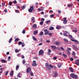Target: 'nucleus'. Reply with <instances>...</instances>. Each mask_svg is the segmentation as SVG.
<instances>
[{
    "label": "nucleus",
    "mask_w": 79,
    "mask_h": 79,
    "mask_svg": "<svg viewBox=\"0 0 79 79\" xmlns=\"http://www.w3.org/2000/svg\"><path fill=\"white\" fill-rule=\"evenodd\" d=\"M58 76V73H57V72H55L54 73V77H56Z\"/></svg>",
    "instance_id": "15"
},
{
    "label": "nucleus",
    "mask_w": 79,
    "mask_h": 79,
    "mask_svg": "<svg viewBox=\"0 0 79 79\" xmlns=\"http://www.w3.org/2000/svg\"><path fill=\"white\" fill-rule=\"evenodd\" d=\"M72 46L73 47V48H74V49H76L77 47H76V46H75L74 45H72Z\"/></svg>",
    "instance_id": "42"
},
{
    "label": "nucleus",
    "mask_w": 79,
    "mask_h": 79,
    "mask_svg": "<svg viewBox=\"0 0 79 79\" xmlns=\"http://www.w3.org/2000/svg\"><path fill=\"white\" fill-rule=\"evenodd\" d=\"M69 70H70V72L71 73H74V69L72 67H70L69 68Z\"/></svg>",
    "instance_id": "8"
},
{
    "label": "nucleus",
    "mask_w": 79,
    "mask_h": 79,
    "mask_svg": "<svg viewBox=\"0 0 79 79\" xmlns=\"http://www.w3.org/2000/svg\"><path fill=\"white\" fill-rule=\"evenodd\" d=\"M77 77H77V75H74V77H73V79H77Z\"/></svg>",
    "instance_id": "21"
},
{
    "label": "nucleus",
    "mask_w": 79,
    "mask_h": 79,
    "mask_svg": "<svg viewBox=\"0 0 79 79\" xmlns=\"http://www.w3.org/2000/svg\"><path fill=\"white\" fill-rule=\"evenodd\" d=\"M2 6H5V2H3L2 3Z\"/></svg>",
    "instance_id": "55"
},
{
    "label": "nucleus",
    "mask_w": 79,
    "mask_h": 79,
    "mask_svg": "<svg viewBox=\"0 0 79 79\" xmlns=\"http://www.w3.org/2000/svg\"><path fill=\"white\" fill-rule=\"evenodd\" d=\"M44 8H43L42 9V8H39L38 9V10L39 11H40L42 10V11H43L44 10Z\"/></svg>",
    "instance_id": "16"
},
{
    "label": "nucleus",
    "mask_w": 79,
    "mask_h": 79,
    "mask_svg": "<svg viewBox=\"0 0 79 79\" xmlns=\"http://www.w3.org/2000/svg\"><path fill=\"white\" fill-rule=\"evenodd\" d=\"M72 55L74 56V55H76V53H75V52H74V51H73L72 53Z\"/></svg>",
    "instance_id": "32"
},
{
    "label": "nucleus",
    "mask_w": 79,
    "mask_h": 79,
    "mask_svg": "<svg viewBox=\"0 0 79 79\" xmlns=\"http://www.w3.org/2000/svg\"><path fill=\"white\" fill-rule=\"evenodd\" d=\"M48 52H49L48 53V55H49V53H50L51 52V50L50 49H49L48 50Z\"/></svg>",
    "instance_id": "51"
},
{
    "label": "nucleus",
    "mask_w": 79,
    "mask_h": 79,
    "mask_svg": "<svg viewBox=\"0 0 79 79\" xmlns=\"http://www.w3.org/2000/svg\"><path fill=\"white\" fill-rule=\"evenodd\" d=\"M32 38L33 40H34V41L37 40V39H35V37H34V36H32Z\"/></svg>",
    "instance_id": "33"
},
{
    "label": "nucleus",
    "mask_w": 79,
    "mask_h": 79,
    "mask_svg": "<svg viewBox=\"0 0 79 79\" xmlns=\"http://www.w3.org/2000/svg\"><path fill=\"white\" fill-rule=\"evenodd\" d=\"M49 32V31H47L45 32V35H47V34H48Z\"/></svg>",
    "instance_id": "34"
},
{
    "label": "nucleus",
    "mask_w": 79,
    "mask_h": 79,
    "mask_svg": "<svg viewBox=\"0 0 79 79\" xmlns=\"http://www.w3.org/2000/svg\"><path fill=\"white\" fill-rule=\"evenodd\" d=\"M20 73H19L18 74V75L17 76V77H21V76H20Z\"/></svg>",
    "instance_id": "49"
},
{
    "label": "nucleus",
    "mask_w": 79,
    "mask_h": 79,
    "mask_svg": "<svg viewBox=\"0 0 79 79\" xmlns=\"http://www.w3.org/2000/svg\"><path fill=\"white\" fill-rule=\"evenodd\" d=\"M54 29V27H50L49 28V30L50 31H52Z\"/></svg>",
    "instance_id": "18"
},
{
    "label": "nucleus",
    "mask_w": 79,
    "mask_h": 79,
    "mask_svg": "<svg viewBox=\"0 0 79 79\" xmlns=\"http://www.w3.org/2000/svg\"><path fill=\"white\" fill-rule=\"evenodd\" d=\"M22 63L23 64H25V63H26V61H25L24 60H23Z\"/></svg>",
    "instance_id": "46"
},
{
    "label": "nucleus",
    "mask_w": 79,
    "mask_h": 79,
    "mask_svg": "<svg viewBox=\"0 0 79 79\" xmlns=\"http://www.w3.org/2000/svg\"><path fill=\"white\" fill-rule=\"evenodd\" d=\"M50 18H53V17L54 16V15L53 14H52L50 15Z\"/></svg>",
    "instance_id": "56"
},
{
    "label": "nucleus",
    "mask_w": 79,
    "mask_h": 79,
    "mask_svg": "<svg viewBox=\"0 0 79 79\" xmlns=\"http://www.w3.org/2000/svg\"><path fill=\"white\" fill-rule=\"evenodd\" d=\"M70 61H73V60H74V59H73V58H70Z\"/></svg>",
    "instance_id": "45"
},
{
    "label": "nucleus",
    "mask_w": 79,
    "mask_h": 79,
    "mask_svg": "<svg viewBox=\"0 0 79 79\" xmlns=\"http://www.w3.org/2000/svg\"><path fill=\"white\" fill-rule=\"evenodd\" d=\"M71 40L72 42H75V40H74V38H73L71 39Z\"/></svg>",
    "instance_id": "29"
},
{
    "label": "nucleus",
    "mask_w": 79,
    "mask_h": 79,
    "mask_svg": "<svg viewBox=\"0 0 79 79\" xmlns=\"http://www.w3.org/2000/svg\"><path fill=\"white\" fill-rule=\"evenodd\" d=\"M63 55L64 56V57H65V58H66V57H67V56L64 53L63 54Z\"/></svg>",
    "instance_id": "39"
},
{
    "label": "nucleus",
    "mask_w": 79,
    "mask_h": 79,
    "mask_svg": "<svg viewBox=\"0 0 79 79\" xmlns=\"http://www.w3.org/2000/svg\"><path fill=\"white\" fill-rule=\"evenodd\" d=\"M34 10V7L33 6H31L30 8L28 9V11L30 13H31L32 11V10Z\"/></svg>",
    "instance_id": "2"
},
{
    "label": "nucleus",
    "mask_w": 79,
    "mask_h": 79,
    "mask_svg": "<svg viewBox=\"0 0 79 79\" xmlns=\"http://www.w3.org/2000/svg\"><path fill=\"white\" fill-rule=\"evenodd\" d=\"M13 3H17V2L16 1H13Z\"/></svg>",
    "instance_id": "62"
},
{
    "label": "nucleus",
    "mask_w": 79,
    "mask_h": 79,
    "mask_svg": "<svg viewBox=\"0 0 79 79\" xmlns=\"http://www.w3.org/2000/svg\"><path fill=\"white\" fill-rule=\"evenodd\" d=\"M19 38H16L15 40V42H18V41H19Z\"/></svg>",
    "instance_id": "37"
},
{
    "label": "nucleus",
    "mask_w": 79,
    "mask_h": 79,
    "mask_svg": "<svg viewBox=\"0 0 79 79\" xmlns=\"http://www.w3.org/2000/svg\"><path fill=\"white\" fill-rule=\"evenodd\" d=\"M64 21H67L66 20V18H63Z\"/></svg>",
    "instance_id": "61"
},
{
    "label": "nucleus",
    "mask_w": 79,
    "mask_h": 79,
    "mask_svg": "<svg viewBox=\"0 0 79 79\" xmlns=\"http://www.w3.org/2000/svg\"><path fill=\"white\" fill-rule=\"evenodd\" d=\"M8 72L7 71V72H6V73H5V75H6V76H7V75H8Z\"/></svg>",
    "instance_id": "48"
},
{
    "label": "nucleus",
    "mask_w": 79,
    "mask_h": 79,
    "mask_svg": "<svg viewBox=\"0 0 79 79\" xmlns=\"http://www.w3.org/2000/svg\"><path fill=\"white\" fill-rule=\"evenodd\" d=\"M22 44V47H24L25 46V44H24L23 43Z\"/></svg>",
    "instance_id": "43"
},
{
    "label": "nucleus",
    "mask_w": 79,
    "mask_h": 79,
    "mask_svg": "<svg viewBox=\"0 0 79 79\" xmlns=\"http://www.w3.org/2000/svg\"><path fill=\"white\" fill-rule=\"evenodd\" d=\"M17 56H19V57L20 56H21V54H17Z\"/></svg>",
    "instance_id": "59"
},
{
    "label": "nucleus",
    "mask_w": 79,
    "mask_h": 79,
    "mask_svg": "<svg viewBox=\"0 0 79 79\" xmlns=\"http://www.w3.org/2000/svg\"><path fill=\"white\" fill-rule=\"evenodd\" d=\"M13 74H14V72H13V71H11L10 73V76H13Z\"/></svg>",
    "instance_id": "11"
},
{
    "label": "nucleus",
    "mask_w": 79,
    "mask_h": 79,
    "mask_svg": "<svg viewBox=\"0 0 79 79\" xmlns=\"http://www.w3.org/2000/svg\"><path fill=\"white\" fill-rule=\"evenodd\" d=\"M65 33H63V35H64V36H65L66 37H68V35L66 34H68V32H67L66 31H65Z\"/></svg>",
    "instance_id": "6"
},
{
    "label": "nucleus",
    "mask_w": 79,
    "mask_h": 79,
    "mask_svg": "<svg viewBox=\"0 0 79 79\" xmlns=\"http://www.w3.org/2000/svg\"><path fill=\"white\" fill-rule=\"evenodd\" d=\"M75 64H77V66L79 65V60H77L76 61H75Z\"/></svg>",
    "instance_id": "9"
},
{
    "label": "nucleus",
    "mask_w": 79,
    "mask_h": 79,
    "mask_svg": "<svg viewBox=\"0 0 79 79\" xmlns=\"http://www.w3.org/2000/svg\"><path fill=\"white\" fill-rule=\"evenodd\" d=\"M75 74H74V73H72L70 74V77H71L72 78H73Z\"/></svg>",
    "instance_id": "12"
},
{
    "label": "nucleus",
    "mask_w": 79,
    "mask_h": 79,
    "mask_svg": "<svg viewBox=\"0 0 79 79\" xmlns=\"http://www.w3.org/2000/svg\"><path fill=\"white\" fill-rule=\"evenodd\" d=\"M61 64H58V67L59 68H61Z\"/></svg>",
    "instance_id": "23"
},
{
    "label": "nucleus",
    "mask_w": 79,
    "mask_h": 79,
    "mask_svg": "<svg viewBox=\"0 0 79 79\" xmlns=\"http://www.w3.org/2000/svg\"><path fill=\"white\" fill-rule=\"evenodd\" d=\"M45 21V19L44 18H41V21H42L43 22H44Z\"/></svg>",
    "instance_id": "47"
},
{
    "label": "nucleus",
    "mask_w": 79,
    "mask_h": 79,
    "mask_svg": "<svg viewBox=\"0 0 79 79\" xmlns=\"http://www.w3.org/2000/svg\"><path fill=\"white\" fill-rule=\"evenodd\" d=\"M9 4L10 6H11V5H12V2H9Z\"/></svg>",
    "instance_id": "38"
},
{
    "label": "nucleus",
    "mask_w": 79,
    "mask_h": 79,
    "mask_svg": "<svg viewBox=\"0 0 79 79\" xmlns=\"http://www.w3.org/2000/svg\"><path fill=\"white\" fill-rule=\"evenodd\" d=\"M67 49H68L67 50H68V51H71V49L69 48H68Z\"/></svg>",
    "instance_id": "41"
},
{
    "label": "nucleus",
    "mask_w": 79,
    "mask_h": 79,
    "mask_svg": "<svg viewBox=\"0 0 79 79\" xmlns=\"http://www.w3.org/2000/svg\"><path fill=\"white\" fill-rule=\"evenodd\" d=\"M10 59H11V57L10 56H9L8 58V61H10Z\"/></svg>",
    "instance_id": "57"
},
{
    "label": "nucleus",
    "mask_w": 79,
    "mask_h": 79,
    "mask_svg": "<svg viewBox=\"0 0 79 79\" xmlns=\"http://www.w3.org/2000/svg\"><path fill=\"white\" fill-rule=\"evenodd\" d=\"M13 39L12 38H11L9 40V43H11V41H12Z\"/></svg>",
    "instance_id": "28"
},
{
    "label": "nucleus",
    "mask_w": 79,
    "mask_h": 79,
    "mask_svg": "<svg viewBox=\"0 0 79 79\" xmlns=\"http://www.w3.org/2000/svg\"><path fill=\"white\" fill-rule=\"evenodd\" d=\"M31 76H34V73H31Z\"/></svg>",
    "instance_id": "60"
},
{
    "label": "nucleus",
    "mask_w": 79,
    "mask_h": 79,
    "mask_svg": "<svg viewBox=\"0 0 79 79\" xmlns=\"http://www.w3.org/2000/svg\"><path fill=\"white\" fill-rule=\"evenodd\" d=\"M25 8V7L24 6H23L21 7L22 10H24Z\"/></svg>",
    "instance_id": "52"
},
{
    "label": "nucleus",
    "mask_w": 79,
    "mask_h": 79,
    "mask_svg": "<svg viewBox=\"0 0 79 79\" xmlns=\"http://www.w3.org/2000/svg\"><path fill=\"white\" fill-rule=\"evenodd\" d=\"M69 38H70L71 39H72L73 38V36H72V35H69Z\"/></svg>",
    "instance_id": "53"
},
{
    "label": "nucleus",
    "mask_w": 79,
    "mask_h": 79,
    "mask_svg": "<svg viewBox=\"0 0 79 79\" xmlns=\"http://www.w3.org/2000/svg\"><path fill=\"white\" fill-rule=\"evenodd\" d=\"M44 34V32H40L39 34L40 35H42Z\"/></svg>",
    "instance_id": "25"
},
{
    "label": "nucleus",
    "mask_w": 79,
    "mask_h": 79,
    "mask_svg": "<svg viewBox=\"0 0 79 79\" xmlns=\"http://www.w3.org/2000/svg\"><path fill=\"white\" fill-rule=\"evenodd\" d=\"M52 48L53 50H55L56 48V47L55 46H50Z\"/></svg>",
    "instance_id": "7"
},
{
    "label": "nucleus",
    "mask_w": 79,
    "mask_h": 79,
    "mask_svg": "<svg viewBox=\"0 0 79 79\" xmlns=\"http://www.w3.org/2000/svg\"><path fill=\"white\" fill-rule=\"evenodd\" d=\"M35 19L34 18V17H32L31 20L32 21V23H34L35 22V21H34V20Z\"/></svg>",
    "instance_id": "13"
},
{
    "label": "nucleus",
    "mask_w": 79,
    "mask_h": 79,
    "mask_svg": "<svg viewBox=\"0 0 79 79\" xmlns=\"http://www.w3.org/2000/svg\"><path fill=\"white\" fill-rule=\"evenodd\" d=\"M64 40L65 42H68V40L64 38Z\"/></svg>",
    "instance_id": "27"
},
{
    "label": "nucleus",
    "mask_w": 79,
    "mask_h": 79,
    "mask_svg": "<svg viewBox=\"0 0 79 79\" xmlns=\"http://www.w3.org/2000/svg\"><path fill=\"white\" fill-rule=\"evenodd\" d=\"M19 66L17 65L16 66V71L18 70V69H19Z\"/></svg>",
    "instance_id": "24"
},
{
    "label": "nucleus",
    "mask_w": 79,
    "mask_h": 79,
    "mask_svg": "<svg viewBox=\"0 0 79 79\" xmlns=\"http://www.w3.org/2000/svg\"><path fill=\"white\" fill-rule=\"evenodd\" d=\"M44 54V51L43 50H40L39 52V55H42Z\"/></svg>",
    "instance_id": "3"
},
{
    "label": "nucleus",
    "mask_w": 79,
    "mask_h": 79,
    "mask_svg": "<svg viewBox=\"0 0 79 79\" xmlns=\"http://www.w3.org/2000/svg\"><path fill=\"white\" fill-rule=\"evenodd\" d=\"M15 12L18 13H19V11L18 10H15Z\"/></svg>",
    "instance_id": "58"
},
{
    "label": "nucleus",
    "mask_w": 79,
    "mask_h": 79,
    "mask_svg": "<svg viewBox=\"0 0 79 79\" xmlns=\"http://www.w3.org/2000/svg\"><path fill=\"white\" fill-rule=\"evenodd\" d=\"M1 62L2 63H6V60H4V59H2L1 60Z\"/></svg>",
    "instance_id": "14"
},
{
    "label": "nucleus",
    "mask_w": 79,
    "mask_h": 79,
    "mask_svg": "<svg viewBox=\"0 0 79 79\" xmlns=\"http://www.w3.org/2000/svg\"><path fill=\"white\" fill-rule=\"evenodd\" d=\"M22 44V42L19 41L18 42L19 45H21V44Z\"/></svg>",
    "instance_id": "31"
},
{
    "label": "nucleus",
    "mask_w": 79,
    "mask_h": 79,
    "mask_svg": "<svg viewBox=\"0 0 79 79\" xmlns=\"http://www.w3.org/2000/svg\"><path fill=\"white\" fill-rule=\"evenodd\" d=\"M32 65L33 66H37V64L36 63V61H35L34 60L33 61Z\"/></svg>",
    "instance_id": "5"
},
{
    "label": "nucleus",
    "mask_w": 79,
    "mask_h": 79,
    "mask_svg": "<svg viewBox=\"0 0 79 79\" xmlns=\"http://www.w3.org/2000/svg\"><path fill=\"white\" fill-rule=\"evenodd\" d=\"M67 21H68L67 20L64 21H63L64 24H66V23H67Z\"/></svg>",
    "instance_id": "30"
},
{
    "label": "nucleus",
    "mask_w": 79,
    "mask_h": 79,
    "mask_svg": "<svg viewBox=\"0 0 79 79\" xmlns=\"http://www.w3.org/2000/svg\"><path fill=\"white\" fill-rule=\"evenodd\" d=\"M33 27L34 28H35L37 27V25L36 24H34L33 25Z\"/></svg>",
    "instance_id": "20"
},
{
    "label": "nucleus",
    "mask_w": 79,
    "mask_h": 79,
    "mask_svg": "<svg viewBox=\"0 0 79 79\" xmlns=\"http://www.w3.org/2000/svg\"><path fill=\"white\" fill-rule=\"evenodd\" d=\"M53 59H54V60H56V59H57V57H53Z\"/></svg>",
    "instance_id": "63"
},
{
    "label": "nucleus",
    "mask_w": 79,
    "mask_h": 79,
    "mask_svg": "<svg viewBox=\"0 0 79 79\" xmlns=\"http://www.w3.org/2000/svg\"><path fill=\"white\" fill-rule=\"evenodd\" d=\"M40 25H42L44 24V22L41 21L40 22Z\"/></svg>",
    "instance_id": "40"
},
{
    "label": "nucleus",
    "mask_w": 79,
    "mask_h": 79,
    "mask_svg": "<svg viewBox=\"0 0 79 79\" xmlns=\"http://www.w3.org/2000/svg\"><path fill=\"white\" fill-rule=\"evenodd\" d=\"M60 49L62 50H63V51H64V48H63V47H61Z\"/></svg>",
    "instance_id": "54"
},
{
    "label": "nucleus",
    "mask_w": 79,
    "mask_h": 79,
    "mask_svg": "<svg viewBox=\"0 0 79 79\" xmlns=\"http://www.w3.org/2000/svg\"><path fill=\"white\" fill-rule=\"evenodd\" d=\"M25 33H26V31L25 30H23V31H22V33L23 34H25Z\"/></svg>",
    "instance_id": "50"
},
{
    "label": "nucleus",
    "mask_w": 79,
    "mask_h": 79,
    "mask_svg": "<svg viewBox=\"0 0 79 79\" xmlns=\"http://www.w3.org/2000/svg\"><path fill=\"white\" fill-rule=\"evenodd\" d=\"M50 20H48L46 22V23H47V24H48L49 23H50Z\"/></svg>",
    "instance_id": "35"
},
{
    "label": "nucleus",
    "mask_w": 79,
    "mask_h": 79,
    "mask_svg": "<svg viewBox=\"0 0 79 79\" xmlns=\"http://www.w3.org/2000/svg\"><path fill=\"white\" fill-rule=\"evenodd\" d=\"M21 58L22 59L24 58V56H23V55H22L21 56Z\"/></svg>",
    "instance_id": "64"
},
{
    "label": "nucleus",
    "mask_w": 79,
    "mask_h": 79,
    "mask_svg": "<svg viewBox=\"0 0 79 79\" xmlns=\"http://www.w3.org/2000/svg\"><path fill=\"white\" fill-rule=\"evenodd\" d=\"M61 28V26H58L56 27V29H60Z\"/></svg>",
    "instance_id": "26"
},
{
    "label": "nucleus",
    "mask_w": 79,
    "mask_h": 79,
    "mask_svg": "<svg viewBox=\"0 0 79 79\" xmlns=\"http://www.w3.org/2000/svg\"><path fill=\"white\" fill-rule=\"evenodd\" d=\"M31 68L30 67H28L27 69V73H31Z\"/></svg>",
    "instance_id": "1"
},
{
    "label": "nucleus",
    "mask_w": 79,
    "mask_h": 79,
    "mask_svg": "<svg viewBox=\"0 0 79 79\" xmlns=\"http://www.w3.org/2000/svg\"><path fill=\"white\" fill-rule=\"evenodd\" d=\"M15 53H18V52H19V50H18V49H16L15 50Z\"/></svg>",
    "instance_id": "22"
},
{
    "label": "nucleus",
    "mask_w": 79,
    "mask_h": 79,
    "mask_svg": "<svg viewBox=\"0 0 79 79\" xmlns=\"http://www.w3.org/2000/svg\"><path fill=\"white\" fill-rule=\"evenodd\" d=\"M46 66L47 67V68L48 69H51L50 68V67H49V66L48 65V64L47 63H46L45 64Z\"/></svg>",
    "instance_id": "10"
},
{
    "label": "nucleus",
    "mask_w": 79,
    "mask_h": 79,
    "mask_svg": "<svg viewBox=\"0 0 79 79\" xmlns=\"http://www.w3.org/2000/svg\"><path fill=\"white\" fill-rule=\"evenodd\" d=\"M38 31V30H36L34 32V35H35L36 34H37V31Z\"/></svg>",
    "instance_id": "19"
},
{
    "label": "nucleus",
    "mask_w": 79,
    "mask_h": 79,
    "mask_svg": "<svg viewBox=\"0 0 79 79\" xmlns=\"http://www.w3.org/2000/svg\"><path fill=\"white\" fill-rule=\"evenodd\" d=\"M54 44H55L57 45H60V44H61V43H60V42L55 41L54 42Z\"/></svg>",
    "instance_id": "4"
},
{
    "label": "nucleus",
    "mask_w": 79,
    "mask_h": 79,
    "mask_svg": "<svg viewBox=\"0 0 79 79\" xmlns=\"http://www.w3.org/2000/svg\"><path fill=\"white\" fill-rule=\"evenodd\" d=\"M74 42H76V44H79V41L76 40H75Z\"/></svg>",
    "instance_id": "36"
},
{
    "label": "nucleus",
    "mask_w": 79,
    "mask_h": 79,
    "mask_svg": "<svg viewBox=\"0 0 79 79\" xmlns=\"http://www.w3.org/2000/svg\"><path fill=\"white\" fill-rule=\"evenodd\" d=\"M66 52H67V54L68 55H70L71 54V53L70 52V51H68V50H66Z\"/></svg>",
    "instance_id": "17"
},
{
    "label": "nucleus",
    "mask_w": 79,
    "mask_h": 79,
    "mask_svg": "<svg viewBox=\"0 0 79 79\" xmlns=\"http://www.w3.org/2000/svg\"><path fill=\"white\" fill-rule=\"evenodd\" d=\"M49 66H50V67L51 68H53V66L51 64H50L49 65Z\"/></svg>",
    "instance_id": "44"
}]
</instances>
